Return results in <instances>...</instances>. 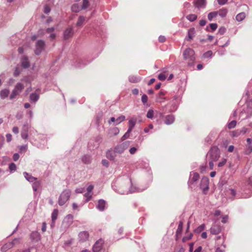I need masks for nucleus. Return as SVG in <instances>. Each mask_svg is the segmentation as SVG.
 <instances>
[{
  "label": "nucleus",
  "instance_id": "29",
  "mask_svg": "<svg viewBox=\"0 0 252 252\" xmlns=\"http://www.w3.org/2000/svg\"><path fill=\"white\" fill-rule=\"evenodd\" d=\"M246 17V14L244 12H241L238 14L236 16L237 21L240 22L243 20Z\"/></svg>",
  "mask_w": 252,
  "mask_h": 252
},
{
  "label": "nucleus",
  "instance_id": "51",
  "mask_svg": "<svg viewBox=\"0 0 252 252\" xmlns=\"http://www.w3.org/2000/svg\"><path fill=\"white\" fill-rule=\"evenodd\" d=\"M226 162V159H224L221 161H220V162H219L218 166L219 167H222L223 166H224L225 165Z\"/></svg>",
  "mask_w": 252,
  "mask_h": 252
},
{
  "label": "nucleus",
  "instance_id": "7",
  "mask_svg": "<svg viewBox=\"0 0 252 252\" xmlns=\"http://www.w3.org/2000/svg\"><path fill=\"white\" fill-rule=\"evenodd\" d=\"M18 241V239H14L12 242H8L3 245L1 248V251L2 252H5L8 250L13 248L15 244Z\"/></svg>",
  "mask_w": 252,
  "mask_h": 252
},
{
  "label": "nucleus",
  "instance_id": "3",
  "mask_svg": "<svg viewBox=\"0 0 252 252\" xmlns=\"http://www.w3.org/2000/svg\"><path fill=\"white\" fill-rule=\"evenodd\" d=\"M209 154L210 155L211 159L214 161L218 160L220 157V152L219 149L217 147H212Z\"/></svg>",
  "mask_w": 252,
  "mask_h": 252
},
{
  "label": "nucleus",
  "instance_id": "58",
  "mask_svg": "<svg viewBox=\"0 0 252 252\" xmlns=\"http://www.w3.org/2000/svg\"><path fill=\"white\" fill-rule=\"evenodd\" d=\"M19 157H20V156H19V154L15 153L14 154V155L13 156V159L14 161H17L19 159Z\"/></svg>",
  "mask_w": 252,
  "mask_h": 252
},
{
  "label": "nucleus",
  "instance_id": "17",
  "mask_svg": "<svg viewBox=\"0 0 252 252\" xmlns=\"http://www.w3.org/2000/svg\"><path fill=\"white\" fill-rule=\"evenodd\" d=\"M175 120V118L172 115H169L165 117L164 123L166 125L172 124Z\"/></svg>",
  "mask_w": 252,
  "mask_h": 252
},
{
  "label": "nucleus",
  "instance_id": "11",
  "mask_svg": "<svg viewBox=\"0 0 252 252\" xmlns=\"http://www.w3.org/2000/svg\"><path fill=\"white\" fill-rule=\"evenodd\" d=\"M40 90L36 89L34 93L30 94V99L32 102L35 103L39 99Z\"/></svg>",
  "mask_w": 252,
  "mask_h": 252
},
{
  "label": "nucleus",
  "instance_id": "59",
  "mask_svg": "<svg viewBox=\"0 0 252 252\" xmlns=\"http://www.w3.org/2000/svg\"><path fill=\"white\" fill-rule=\"evenodd\" d=\"M214 161L213 160L211 159V160L209 162V168L211 170H212L214 168Z\"/></svg>",
  "mask_w": 252,
  "mask_h": 252
},
{
  "label": "nucleus",
  "instance_id": "19",
  "mask_svg": "<svg viewBox=\"0 0 252 252\" xmlns=\"http://www.w3.org/2000/svg\"><path fill=\"white\" fill-rule=\"evenodd\" d=\"M136 119L132 118L129 120L128 122V132H131L132 129L135 126L136 124Z\"/></svg>",
  "mask_w": 252,
  "mask_h": 252
},
{
  "label": "nucleus",
  "instance_id": "33",
  "mask_svg": "<svg viewBox=\"0 0 252 252\" xmlns=\"http://www.w3.org/2000/svg\"><path fill=\"white\" fill-rule=\"evenodd\" d=\"M32 189L34 191H36L39 188L40 183L39 181H37V179H36V180L34 182H32Z\"/></svg>",
  "mask_w": 252,
  "mask_h": 252
},
{
  "label": "nucleus",
  "instance_id": "54",
  "mask_svg": "<svg viewBox=\"0 0 252 252\" xmlns=\"http://www.w3.org/2000/svg\"><path fill=\"white\" fill-rule=\"evenodd\" d=\"M165 39H166V38H165V36H162V35H160L158 37L159 41L161 43L165 42Z\"/></svg>",
  "mask_w": 252,
  "mask_h": 252
},
{
  "label": "nucleus",
  "instance_id": "31",
  "mask_svg": "<svg viewBox=\"0 0 252 252\" xmlns=\"http://www.w3.org/2000/svg\"><path fill=\"white\" fill-rule=\"evenodd\" d=\"M168 75L167 71H164L160 73L158 76V79L160 81H164Z\"/></svg>",
  "mask_w": 252,
  "mask_h": 252
},
{
  "label": "nucleus",
  "instance_id": "21",
  "mask_svg": "<svg viewBox=\"0 0 252 252\" xmlns=\"http://www.w3.org/2000/svg\"><path fill=\"white\" fill-rule=\"evenodd\" d=\"M28 127L26 126H24L23 127L22 130L21 131V137L22 138L24 139H27L28 137Z\"/></svg>",
  "mask_w": 252,
  "mask_h": 252
},
{
  "label": "nucleus",
  "instance_id": "53",
  "mask_svg": "<svg viewBox=\"0 0 252 252\" xmlns=\"http://www.w3.org/2000/svg\"><path fill=\"white\" fill-rule=\"evenodd\" d=\"M50 11V7L47 6L45 5L44 8V12L45 13L47 14Z\"/></svg>",
  "mask_w": 252,
  "mask_h": 252
},
{
  "label": "nucleus",
  "instance_id": "43",
  "mask_svg": "<svg viewBox=\"0 0 252 252\" xmlns=\"http://www.w3.org/2000/svg\"><path fill=\"white\" fill-rule=\"evenodd\" d=\"M125 119H126V117L125 116L121 115V116H120L116 119V125H118V124H120V123H121L122 122L124 121L125 120Z\"/></svg>",
  "mask_w": 252,
  "mask_h": 252
},
{
  "label": "nucleus",
  "instance_id": "18",
  "mask_svg": "<svg viewBox=\"0 0 252 252\" xmlns=\"http://www.w3.org/2000/svg\"><path fill=\"white\" fill-rule=\"evenodd\" d=\"M106 206V201L103 199H100L98 201V205L97 206V208L102 211L105 209Z\"/></svg>",
  "mask_w": 252,
  "mask_h": 252
},
{
  "label": "nucleus",
  "instance_id": "10",
  "mask_svg": "<svg viewBox=\"0 0 252 252\" xmlns=\"http://www.w3.org/2000/svg\"><path fill=\"white\" fill-rule=\"evenodd\" d=\"M73 220V216L72 215L69 214L64 218L63 223L65 227H68L72 224Z\"/></svg>",
  "mask_w": 252,
  "mask_h": 252
},
{
  "label": "nucleus",
  "instance_id": "44",
  "mask_svg": "<svg viewBox=\"0 0 252 252\" xmlns=\"http://www.w3.org/2000/svg\"><path fill=\"white\" fill-rule=\"evenodd\" d=\"M241 133V131L237 130L235 131H232L230 132V135L232 137H237Z\"/></svg>",
  "mask_w": 252,
  "mask_h": 252
},
{
  "label": "nucleus",
  "instance_id": "57",
  "mask_svg": "<svg viewBox=\"0 0 252 252\" xmlns=\"http://www.w3.org/2000/svg\"><path fill=\"white\" fill-rule=\"evenodd\" d=\"M164 93L162 92H160L158 94V97H159V99H164L165 98L163 97V96L164 95Z\"/></svg>",
  "mask_w": 252,
  "mask_h": 252
},
{
  "label": "nucleus",
  "instance_id": "27",
  "mask_svg": "<svg viewBox=\"0 0 252 252\" xmlns=\"http://www.w3.org/2000/svg\"><path fill=\"white\" fill-rule=\"evenodd\" d=\"M85 17L83 16H80L78 18V21L76 23V26L77 27H81L83 25V24L85 21Z\"/></svg>",
  "mask_w": 252,
  "mask_h": 252
},
{
  "label": "nucleus",
  "instance_id": "62",
  "mask_svg": "<svg viewBox=\"0 0 252 252\" xmlns=\"http://www.w3.org/2000/svg\"><path fill=\"white\" fill-rule=\"evenodd\" d=\"M12 131L13 133L15 134H17L19 133V128L17 126H14L12 128Z\"/></svg>",
  "mask_w": 252,
  "mask_h": 252
},
{
  "label": "nucleus",
  "instance_id": "60",
  "mask_svg": "<svg viewBox=\"0 0 252 252\" xmlns=\"http://www.w3.org/2000/svg\"><path fill=\"white\" fill-rule=\"evenodd\" d=\"M93 189H94V186L90 185L89 186H88V187L87 188V189L88 192L90 193L92 192V191L93 190Z\"/></svg>",
  "mask_w": 252,
  "mask_h": 252
},
{
  "label": "nucleus",
  "instance_id": "34",
  "mask_svg": "<svg viewBox=\"0 0 252 252\" xmlns=\"http://www.w3.org/2000/svg\"><path fill=\"white\" fill-rule=\"evenodd\" d=\"M195 29L194 28L190 29L188 31V38L189 39H191L194 36Z\"/></svg>",
  "mask_w": 252,
  "mask_h": 252
},
{
  "label": "nucleus",
  "instance_id": "50",
  "mask_svg": "<svg viewBox=\"0 0 252 252\" xmlns=\"http://www.w3.org/2000/svg\"><path fill=\"white\" fill-rule=\"evenodd\" d=\"M212 55V52L211 51H209L205 53L204 54V58H208L209 57L211 56Z\"/></svg>",
  "mask_w": 252,
  "mask_h": 252
},
{
  "label": "nucleus",
  "instance_id": "56",
  "mask_svg": "<svg viewBox=\"0 0 252 252\" xmlns=\"http://www.w3.org/2000/svg\"><path fill=\"white\" fill-rule=\"evenodd\" d=\"M136 151H137V149L136 148H135V147L131 148L129 149V152L132 155L135 154V152H136Z\"/></svg>",
  "mask_w": 252,
  "mask_h": 252
},
{
  "label": "nucleus",
  "instance_id": "2",
  "mask_svg": "<svg viewBox=\"0 0 252 252\" xmlns=\"http://www.w3.org/2000/svg\"><path fill=\"white\" fill-rule=\"evenodd\" d=\"M70 189H65L60 194L58 203L60 206L64 205L69 199L71 195Z\"/></svg>",
  "mask_w": 252,
  "mask_h": 252
},
{
  "label": "nucleus",
  "instance_id": "41",
  "mask_svg": "<svg viewBox=\"0 0 252 252\" xmlns=\"http://www.w3.org/2000/svg\"><path fill=\"white\" fill-rule=\"evenodd\" d=\"M236 125V121H232L228 124L227 127L229 129H231V128L235 127Z\"/></svg>",
  "mask_w": 252,
  "mask_h": 252
},
{
  "label": "nucleus",
  "instance_id": "64",
  "mask_svg": "<svg viewBox=\"0 0 252 252\" xmlns=\"http://www.w3.org/2000/svg\"><path fill=\"white\" fill-rule=\"evenodd\" d=\"M227 0H218V3L220 5H224L227 2Z\"/></svg>",
  "mask_w": 252,
  "mask_h": 252
},
{
  "label": "nucleus",
  "instance_id": "63",
  "mask_svg": "<svg viewBox=\"0 0 252 252\" xmlns=\"http://www.w3.org/2000/svg\"><path fill=\"white\" fill-rule=\"evenodd\" d=\"M41 230L42 232H45L46 230V222H44L42 223V228Z\"/></svg>",
  "mask_w": 252,
  "mask_h": 252
},
{
  "label": "nucleus",
  "instance_id": "38",
  "mask_svg": "<svg viewBox=\"0 0 252 252\" xmlns=\"http://www.w3.org/2000/svg\"><path fill=\"white\" fill-rule=\"evenodd\" d=\"M183 223L182 221H180L179 225L178 226L177 231H176V234L177 235L180 234L181 233L183 229Z\"/></svg>",
  "mask_w": 252,
  "mask_h": 252
},
{
  "label": "nucleus",
  "instance_id": "13",
  "mask_svg": "<svg viewBox=\"0 0 252 252\" xmlns=\"http://www.w3.org/2000/svg\"><path fill=\"white\" fill-rule=\"evenodd\" d=\"M73 34V28L72 27L67 28L64 32L63 37L64 39H67L71 37Z\"/></svg>",
  "mask_w": 252,
  "mask_h": 252
},
{
  "label": "nucleus",
  "instance_id": "36",
  "mask_svg": "<svg viewBox=\"0 0 252 252\" xmlns=\"http://www.w3.org/2000/svg\"><path fill=\"white\" fill-rule=\"evenodd\" d=\"M218 14V12L217 11L210 12L208 15V18L209 21H212V19L216 17Z\"/></svg>",
  "mask_w": 252,
  "mask_h": 252
},
{
  "label": "nucleus",
  "instance_id": "35",
  "mask_svg": "<svg viewBox=\"0 0 252 252\" xmlns=\"http://www.w3.org/2000/svg\"><path fill=\"white\" fill-rule=\"evenodd\" d=\"M82 160L84 163L88 164L91 161V157L88 155H85L83 157Z\"/></svg>",
  "mask_w": 252,
  "mask_h": 252
},
{
  "label": "nucleus",
  "instance_id": "28",
  "mask_svg": "<svg viewBox=\"0 0 252 252\" xmlns=\"http://www.w3.org/2000/svg\"><path fill=\"white\" fill-rule=\"evenodd\" d=\"M24 88V85L22 84L19 83L15 86L14 90H16V92L20 94Z\"/></svg>",
  "mask_w": 252,
  "mask_h": 252
},
{
  "label": "nucleus",
  "instance_id": "40",
  "mask_svg": "<svg viewBox=\"0 0 252 252\" xmlns=\"http://www.w3.org/2000/svg\"><path fill=\"white\" fill-rule=\"evenodd\" d=\"M205 229V225L204 224H201V225L199 226L197 228H196L194 231L195 232L197 233H199L201 231H202Z\"/></svg>",
  "mask_w": 252,
  "mask_h": 252
},
{
  "label": "nucleus",
  "instance_id": "12",
  "mask_svg": "<svg viewBox=\"0 0 252 252\" xmlns=\"http://www.w3.org/2000/svg\"><path fill=\"white\" fill-rule=\"evenodd\" d=\"M221 229L220 225L214 224L210 228V232L213 235H217L221 232Z\"/></svg>",
  "mask_w": 252,
  "mask_h": 252
},
{
  "label": "nucleus",
  "instance_id": "9",
  "mask_svg": "<svg viewBox=\"0 0 252 252\" xmlns=\"http://www.w3.org/2000/svg\"><path fill=\"white\" fill-rule=\"evenodd\" d=\"M104 243V241L100 239L98 241H97L95 244H94L93 248V251L94 252H99L102 247V245Z\"/></svg>",
  "mask_w": 252,
  "mask_h": 252
},
{
  "label": "nucleus",
  "instance_id": "46",
  "mask_svg": "<svg viewBox=\"0 0 252 252\" xmlns=\"http://www.w3.org/2000/svg\"><path fill=\"white\" fill-rule=\"evenodd\" d=\"M9 168L11 171H15L16 170L17 167L15 163H11L9 165Z\"/></svg>",
  "mask_w": 252,
  "mask_h": 252
},
{
  "label": "nucleus",
  "instance_id": "48",
  "mask_svg": "<svg viewBox=\"0 0 252 252\" xmlns=\"http://www.w3.org/2000/svg\"><path fill=\"white\" fill-rule=\"evenodd\" d=\"M210 27L212 29V31H214L217 29L218 25L216 23H212L210 25Z\"/></svg>",
  "mask_w": 252,
  "mask_h": 252
},
{
  "label": "nucleus",
  "instance_id": "30",
  "mask_svg": "<svg viewBox=\"0 0 252 252\" xmlns=\"http://www.w3.org/2000/svg\"><path fill=\"white\" fill-rule=\"evenodd\" d=\"M140 80V78L134 75H131L129 77V81L131 83H137Z\"/></svg>",
  "mask_w": 252,
  "mask_h": 252
},
{
  "label": "nucleus",
  "instance_id": "39",
  "mask_svg": "<svg viewBox=\"0 0 252 252\" xmlns=\"http://www.w3.org/2000/svg\"><path fill=\"white\" fill-rule=\"evenodd\" d=\"M218 12V14H219V15L221 17H224L226 16V14H227V10L226 9H222L221 10H220Z\"/></svg>",
  "mask_w": 252,
  "mask_h": 252
},
{
  "label": "nucleus",
  "instance_id": "24",
  "mask_svg": "<svg viewBox=\"0 0 252 252\" xmlns=\"http://www.w3.org/2000/svg\"><path fill=\"white\" fill-rule=\"evenodd\" d=\"M21 64L22 66L24 68H28L29 66V62L27 57H24L22 58Z\"/></svg>",
  "mask_w": 252,
  "mask_h": 252
},
{
  "label": "nucleus",
  "instance_id": "14",
  "mask_svg": "<svg viewBox=\"0 0 252 252\" xmlns=\"http://www.w3.org/2000/svg\"><path fill=\"white\" fill-rule=\"evenodd\" d=\"M79 241L85 242L88 240L89 234L87 231H82L79 234Z\"/></svg>",
  "mask_w": 252,
  "mask_h": 252
},
{
  "label": "nucleus",
  "instance_id": "42",
  "mask_svg": "<svg viewBox=\"0 0 252 252\" xmlns=\"http://www.w3.org/2000/svg\"><path fill=\"white\" fill-rule=\"evenodd\" d=\"M19 94V93H18L16 91V90H13L11 94L10 95V99H13L16 97V96Z\"/></svg>",
  "mask_w": 252,
  "mask_h": 252
},
{
  "label": "nucleus",
  "instance_id": "47",
  "mask_svg": "<svg viewBox=\"0 0 252 252\" xmlns=\"http://www.w3.org/2000/svg\"><path fill=\"white\" fill-rule=\"evenodd\" d=\"M130 132H128V130H127V132L122 137V140H123V141L125 140L126 139H127V138H128L129 136V133Z\"/></svg>",
  "mask_w": 252,
  "mask_h": 252
},
{
  "label": "nucleus",
  "instance_id": "6",
  "mask_svg": "<svg viewBox=\"0 0 252 252\" xmlns=\"http://www.w3.org/2000/svg\"><path fill=\"white\" fill-rule=\"evenodd\" d=\"M199 178V175L196 172H194L190 174L189 179L188 182L189 186L192 188L194 183L196 182Z\"/></svg>",
  "mask_w": 252,
  "mask_h": 252
},
{
  "label": "nucleus",
  "instance_id": "45",
  "mask_svg": "<svg viewBox=\"0 0 252 252\" xmlns=\"http://www.w3.org/2000/svg\"><path fill=\"white\" fill-rule=\"evenodd\" d=\"M154 116V111L152 109H150L147 114V117L148 118L152 119Z\"/></svg>",
  "mask_w": 252,
  "mask_h": 252
},
{
  "label": "nucleus",
  "instance_id": "15",
  "mask_svg": "<svg viewBox=\"0 0 252 252\" xmlns=\"http://www.w3.org/2000/svg\"><path fill=\"white\" fill-rule=\"evenodd\" d=\"M116 191L122 194L127 193L129 192L128 187L124 185L120 186L116 189Z\"/></svg>",
  "mask_w": 252,
  "mask_h": 252
},
{
  "label": "nucleus",
  "instance_id": "61",
  "mask_svg": "<svg viewBox=\"0 0 252 252\" xmlns=\"http://www.w3.org/2000/svg\"><path fill=\"white\" fill-rule=\"evenodd\" d=\"M6 139H7V142H10L11 141V139H12V135L11 134H7L6 135Z\"/></svg>",
  "mask_w": 252,
  "mask_h": 252
},
{
  "label": "nucleus",
  "instance_id": "23",
  "mask_svg": "<svg viewBox=\"0 0 252 252\" xmlns=\"http://www.w3.org/2000/svg\"><path fill=\"white\" fill-rule=\"evenodd\" d=\"M58 210L56 209H54L52 213V222L51 224V226H53L54 224L55 220L57 219V217L58 216Z\"/></svg>",
  "mask_w": 252,
  "mask_h": 252
},
{
  "label": "nucleus",
  "instance_id": "20",
  "mask_svg": "<svg viewBox=\"0 0 252 252\" xmlns=\"http://www.w3.org/2000/svg\"><path fill=\"white\" fill-rule=\"evenodd\" d=\"M23 175L26 180L30 182H33L36 180L37 178L32 176V175L26 172H24Z\"/></svg>",
  "mask_w": 252,
  "mask_h": 252
},
{
  "label": "nucleus",
  "instance_id": "25",
  "mask_svg": "<svg viewBox=\"0 0 252 252\" xmlns=\"http://www.w3.org/2000/svg\"><path fill=\"white\" fill-rule=\"evenodd\" d=\"M9 94V90L8 89H3L0 92V96L1 98L4 99L8 96Z\"/></svg>",
  "mask_w": 252,
  "mask_h": 252
},
{
  "label": "nucleus",
  "instance_id": "5",
  "mask_svg": "<svg viewBox=\"0 0 252 252\" xmlns=\"http://www.w3.org/2000/svg\"><path fill=\"white\" fill-rule=\"evenodd\" d=\"M209 183L208 178L204 177L202 178L200 186L204 194H206L209 189Z\"/></svg>",
  "mask_w": 252,
  "mask_h": 252
},
{
  "label": "nucleus",
  "instance_id": "1",
  "mask_svg": "<svg viewBox=\"0 0 252 252\" xmlns=\"http://www.w3.org/2000/svg\"><path fill=\"white\" fill-rule=\"evenodd\" d=\"M183 57L184 59L187 62L189 66L193 65L195 58L193 49L190 48L186 49L183 52Z\"/></svg>",
  "mask_w": 252,
  "mask_h": 252
},
{
  "label": "nucleus",
  "instance_id": "8",
  "mask_svg": "<svg viewBox=\"0 0 252 252\" xmlns=\"http://www.w3.org/2000/svg\"><path fill=\"white\" fill-rule=\"evenodd\" d=\"M127 146L128 144L127 142L123 143L117 146L115 148L114 152L116 153L121 154L127 148Z\"/></svg>",
  "mask_w": 252,
  "mask_h": 252
},
{
  "label": "nucleus",
  "instance_id": "32",
  "mask_svg": "<svg viewBox=\"0 0 252 252\" xmlns=\"http://www.w3.org/2000/svg\"><path fill=\"white\" fill-rule=\"evenodd\" d=\"M81 9L78 4H74L71 7L72 11L76 13L79 12Z\"/></svg>",
  "mask_w": 252,
  "mask_h": 252
},
{
  "label": "nucleus",
  "instance_id": "4",
  "mask_svg": "<svg viewBox=\"0 0 252 252\" xmlns=\"http://www.w3.org/2000/svg\"><path fill=\"white\" fill-rule=\"evenodd\" d=\"M45 45V44L44 41L41 40H37L35 43V54L37 55L40 54L44 49Z\"/></svg>",
  "mask_w": 252,
  "mask_h": 252
},
{
  "label": "nucleus",
  "instance_id": "22",
  "mask_svg": "<svg viewBox=\"0 0 252 252\" xmlns=\"http://www.w3.org/2000/svg\"><path fill=\"white\" fill-rule=\"evenodd\" d=\"M31 238L34 241H38L40 239L39 233L37 231L33 232L31 234Z\"/></svg>",
  "mask_w": 252,
  "mask_h": 252
},
{
  "label": "nucleus",
  "instance_id": "52",
  "mask_svg": "<svg viewBox=\"0 0 252 252\" xmlns=\"http://www.w3.org/2000/svg\"><path fill=\"white\" fill-rule=\"evenodd\" d=\"M85 196L87 197V202L89 201L92 198V195L89 192L85 193Z\"/></svg>",
  "mask_w": 252,
  "mask_h": 252
},
{
  "label": "nucleus",
  "instance_id": "49",
  "mask_svg": "<svg viewBox=\"0 0 252 252\" xmlns=\"http://www.w3.org/2000/svg\"><path fill=\"white\" fill-rule=\"evenodd\" d=\"M141 100L144 104L146 103L148 101L147 96L146 94H143L142 96Z\"/></svg>",
  "mask_w": 252,
  "mask_h": 252
},
{
  "label": "nucleus",
  "instance_id": "55",
  "mask_svg": "<svg viewBox=\"0 0 252 252\" xmlns=\"http://www.w3.org/2000/svg\"><path fill=\"white\" fill-rule=\"evenodd\" d=\"M102 164L106 167H108L109 166V162L106 159H103L102 160Z\"/></svg>",
  "mask_w": 252,
  "mask_h": 252
},
{
  "label": "nucleus",
  "instance_id": "16",
  "mask_svg": "<svg viewBox=\"0 0 252 252\" xmlns=\"http://www.w3.org/2000/svg\"><path fill=\"white\" fill-rule=\"evenodd\" d=\"M206 4V2L205 0H196V1L194 2V6L198 8H204Z\"/></svg>",
  "mask_w": 252,
  "mask_h": 252
},
{
  "label": "nucleus",
  "instance_id": "37",
  "mask_svg": "<svg viewBox=\"0 0 252 252\" xmlns=\"http://www.w3.org/2000/svg\"><path fill=\"white\" fill-rule=\"evenodd\" d=\"M187 18L189 21L193 22L197 19V15L195 14H189L187 16Z\"/></svg>",
  "mask_w": 252,
  "mask_h": 252
},
{
  "label": "nucleus",
  "instance_id": "26",
  "mask_svg": "<svg viewBox=\"0 0 252 252\" xmlns=\"http://www.w3.org/2000/svg\"><path fill=\"white\" fill-rule=\"evenodd\" d=\"M92 0H83L81 6L82 9H85L88 8L90 5V3Z\"/></svg>",
  "mask_w": 252,
  "mask_h": 252
}]
</instances>
